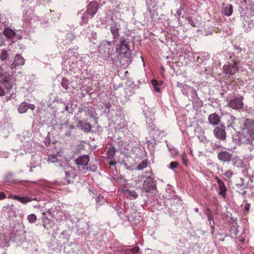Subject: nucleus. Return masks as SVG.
Listing matches in <instances>:
<instances>
[{
	"label": "nucleus",
	"mask_w": 254,
	"mask_h": 254,
	"mask_svg": "<svg viewBox=\"0 0 254 254\" xmlns=\"http://www.w3.org/2000/svg\"><path fill=\"white\" fill-rule=\"evenodd\" d=\"M147 166V162L145 160L142 161L139 165L136 166V169L141 170L145 168Z\"/></svg>",
	"instance_id": "obj_36"
},
{
	"label": "nucleus",
	"mask_w": 254,
	"mask_h": 254,
	"mask_svg": "<svg viewBox=\"0 0 254 254\" xmlns=\"http://www.w3.org/2000/svg\"><path fill=\"white\" fill-rule=\"evenodd\" d=\"M24 64V59L19 54H16L14 57V61L11 64L10 67L11 69H13L17 66L23 65Z\"/></svg>",
	"instance_id": "obj_15"
},
{
	"label": "nucleus",
	"mask_w": 254,
	"mask_h": 254,
	"mask_svg": "<svg viewBox=\"0 0 254 254\" xmlns=\"http://www.w3.org/2000/svg\"><path fill=\"white\" fill-rule=\"evenodd\" d=\"M77 126L78 127L80 128L84 132H88L90 131L91 128V125L89 123L83 121H78Z\"/></svg>",
	"instance_id": "obj_23"
},
{
	"label": "nucleus",
	"mask_w": 254,
	"mask_h": 254,
	"mask_svg": "<svg viewBox=\"0 0 254 254\" xmlns=\"http://www.w3.org/2000/svg\"><path fill=\"white\" fill-rule=\"evenodd\" d=\"M215 178L220 190L219 194L222 195L223 197H225L226 188L224 183L217 176H216Z\"/></svg>",
	"instance_id": "obj_20"
},
{
	"label": "nucleus",
	"mask_w": 254,
	"mask_h": 254,
	"mask_svg": "<svg viewBox=\"0 0 254 254\" xmlns=\"http://www.w3.org/2000/svg\"><path fill=\"white\" fill-rule=\"evenodd\" d=\"M3 34L8 38L12 39L15 36V32L9 28H5L3 31Z\"/></svg>",
	"instance_id": "obj_28"
},
{
	"label": "nucleus",
	"mask_w": 254,
	"mask_h": 254,
	"mask_svg": "<svg viewBox=\"0 0 254 254\" xmlns=\"http://www.w3.org/2000/svg\"><path fill=\"white\" fill-rule=\"evenodd\" d=\"M15 78L9 73L6 76H5L3 79L0 81V83L8 91L14 88L15 86Z\"/></svg>",
	"instance_id": "obj_6"
},
{
	"label": "nucleus",
	"mask_w": 254,
	"mask_h": 254,
	"mask_svg": "<svg viewBox=\"0 0 254 254\" xmlns=\"http://www.w3.org/2000/svg\"><path fill=\"white\" fill-rule=\"evenodd\" d=\"M151 134L152 135L154 138L156 139L160 136V131L157 129H155L154 128L153 130H151Z\"/></svg>",
	"instance_id": "obj_38"
},
{
	"label": "nucleus",
	"mask_w": 254,
	"mask_h": 254,
	"mask_svg": "<svg viewBox=\"0 0 254 254\" xmlns=\"http://www.w3.org/2000/svg\"><path fill=\"white\" fill-rule=\"evenodd\" d=\"M116 61H119L123 66H127L132 62L128 40L121 37L116 45Z\"/></svg>",
	"instance_id": "obj_1"
},
{
	"label": "nucleus",
	"mask_w": 254,
	"mask_h": 254,
	"mask_svg": "<svg viewBox=\"0 0 254 254\" xmlns=\"http://www.w3.org/2000/svg\"><path fill=\"white\" fill-rule=\"evenodd\" d=\"M183 93L187 96L189 99L192 101L194 106L200 107L202 106V102L198 98L196 90L192 87L184 85L182 89Z\"/></svg>",
	"instance_id": "obj_4"
},
{
	"label": "nucleus",
	"mask_w": 254,
	"mask_h": 254,
	"mask_svg": "<svg viewBox=\"0 0 254 254\" xmlns=\"http://www.w3.org/2000/svg\"><path fill=\"white\" fill-rule=\"evenodd\" d=\"M194 211L196 212H198V214H199V215L201 216V212H199V210H198V208H194Z\"/></svg>",
	"instance_id": "obj_63"
},
{
	"label": "nucleus",
	"mask_w": 254,
	"mask_h": 254,
	"mask_svg": "<svg viewBox=\"0 0 254 254\" xmlns=\"http://www.w3.org/2000/svg\"><path fill=\"white\" fill-rule=\"evenodd\" d=\"M103 199V197H101L99 196H97L95 198L97 204L99 205H101L103 203L104 201H102Z\"/></svg>",
	"instance_id": "obj_47"
},
{
	"label": "nucleus",
	"mask_w": 254,
	"mask_h": 254,
	"mask_svg": "<svg viewBox=\"0 0 254 254\" xmlns=\"http://www.w3.org/2000/svg\"><path fill=\"white\" fill-rule=\"evenodd\" d=\"M125 92L126 97L123 101L126 102L129 99V97L134 94V90L131 86H127L125 88Z\"/></svg>",
	"instance_id": "obj_25"
},
{
	"label": "nucleus",
	"mask_w": 254,
	"mask_h": 254,
	"mask_svg": "<svg viewBox=\"0 0 254 254\" xmlns=\"http://www.w3.org/2000/svg\"><path fill=\"white\" fill-rule=\"evenodd\" d=\"M77 15L80 19L79 20V24L81 25L87 24L89 20L93 17L87 12L83 10L79 11L77 13Z\"/></svg>",
	"instance_id": "obj_13"
},
{
	"label": "nucleus",
	"mask_w": 254,
	"mask_h": 254,
	"mask_svg": "<svg viewBox=\"0 0 254 254\" xmlns=\"http://www.w3.org/2000/svg\"><path fill=\"white\" fill-rule=\"evenodd\" d=\"M233 11V7L231 4L222 3V13L227 16H230L232 15Z\"/></svg>",
	"instance_id": "obj_19"
},
{
	"label": "nucleus",
	"mask_w": 254,
	"mask_h": 254,
	"mask_svg": "<svg viewBox=\"0 0 254 254\" xmlns=\"http://www.w3.org/2000/svg\"><path fill=\"white\" fill-rule=\"evenodd\" d=\"M13 242L16 243L18 246L23 245V247L28 244L26 239H13Z\"/></svg>",
	"instance_id": "obj_34"
},
{
	"label": "nucleus",
	"mask_w": 254,
	"mask_h": 254,
	"mask_svg": "<svg viewBox=\"0 0 254 254\" xmlns=\"http://www.w3.org/2000/svg\"><path fill=\"white\" fill-rule=\"evenodd\" d=\"M2 211L7 214L8 217L14 216L15 211L13 208V205H7L2 208Z\"/></svg>",
	"instance_id": "obj_24"
},
{
	"label": "nucleus",
	"mask_w": 254,
	"mask_h": 254,
	"mask_svg": "<svg viewBox=\"0 0 254 254\" xmlns=\"http://www.w3.org/2000/svg\"><path fill=\"white\" fill-rule=\"evenodd\" d=\"M108 163L110 165H111V166H115L116 164V163L115 162L112 161L109 162Z\"/></svg>",
	"instance_id": "obj_60"
},
{
	"label": "nucleus",
	"mask_w": 254,
	"mask_h": 254,
	"mask_svg": "<svg viewBox=\"0 0 254 254\" xmlns=\"http://www.w3.org/2000/svg\"><path fill=\"white\" fill-rule=\"evenodd\" d=\"M90 161V157L88 155H81L75 159V164L77 166L79 170L83 172L87 167V165Z\"/></svg>",
	"instance_id": "obj_5"
},
{
	"label": "nucleus",
	"mask_w": 254,
	"mask_h": 254,
	"mask_svg": "<svg viewBox=\"0 0 254 254\" xmlns=\"http://www.w3.org/2000/svg\"><path fill=\"white\" fill-rule=\"evenodd\" d=\"M115 42L116 41L103 40L100 43L99 45V52L103 59L106 60L111 58L113 62L116 61V58L112 57Z\"/></svg>",
	"instance_id": "obj_3"
},
{
	"label": "nucleus",
	"mask_w": 254,
	"mask_h": 254,
	"mask_svg": "<svg viewBox=\"0 0 254 254\" xmlns=\"http://www.w3.org/2000/svg\"><path fill=\"white\" fill-rule=\"evenodd\" d=\"M243 98L241 97L230 100L229 102V106L233 109H240L242 108L243 105Z\"/></svg>",
	"instance_id": "obj_16"
},
{
	"label": "nucleus",
	"mask_w": 254,
	"mask_h": 254,
	"mask_svg": "<svg viewBox=\"0 0 254 254\" xmlns=\"http://www.w3.org/2000/svg\"><path fill=\"white\" fill-rule=\"evenodd\" d=\"M181 158H182V160L183 163L185 166H187L188 163V158L187 157V154L185 152H184L182 154V155L181 156Z\"/></svg>",
	"instance_id": "obj_41"
},
{
	"label": "nucleus",
	"mask_w": 254,
	"mask_h": 254,
	"mask_svg": "<svg viewBox=\"0 0 254 254\" xmlns=\"http://www.w3.org/2000/svg\"><path fill=\"white\" fill-rule=\"evenodd\" d=\"M104 105H105V107H106V108H107V109H109V108H111V104L109 102H108V103H105V104H104Z\"/></svg>",
	"instance_id": "obj_58"
},
{
	"label": "nucleus",
	"mask_w": 254,
	"mask_h": 254,
	"mask_svg": "<svg viewBox=\"0 0 254 254\" xmlns=\"http://www.w3.org/2000/svg\"><path fill=\"white\" fill-rule=\"evenodd\" d=\"M10 239H0V248L4 249L10 246Z\"/></svg>",
	"instance_id": "obj_32"
},
{
	"label": "nucleus",
	"mask_w": 254,
	"mask_h": 254,
	"mask_svg": "<svg viewBox=\"0 0 254 254\" xmlns=\"http://www.w3.org/2000/svg\"><path fill=\"white\" fill-rule=\"evenodd\" d=\"M209 223L210 226L211 233H213L214 231L215 228V222L214 220L209 221Z\"/></svg>",
	"instance_id": "obj_49"
},
{
	"label": "nucleus",
	"mask_w": 254,
	"mask_h": 254,
	"mask_svg": "<svg viewBox=\"0 0 254 254\" xmlns=\"http://www.w3.org/2000/svg\"><path fill=\"white\" fill-rule=\"evenodd\" d=\"M11 198L14 199L21 202L22 203H27V202H30L32 201V199L29 198V197L27 196H18L17 195H13L10 196Z\"/></svg>",
	"instance_id": "obj_27"
},
{
	"label": "nucleus",
	"mask_w": 254,
	"mask_h": 254,
	"mask_svg": "<svg viewBox=\"0 0 254 254\" xmlns=\"http://www.w3.org/2000/svg\"><path fill=\"white\" fill-rule=\"evenodd\" d=\"M4 95V91L3 89L0 86V96H3Z\"/></svg>",
	"instance_id": "obj_57"
},
{
	"label": "nucleus",
	"mask_w": 254,
	"mask_h": 254,
	"mask_svg": "<svg viewBox=\"0 0 254 254\" xmlns=\"http://www.w3.org/2000/svg\"><path fill=\"white\" fill-rule=\"evenodd\" d=\"M98 4L97 1H90L87 6L86 10L85 11L90 14L91 16L93 17L97 12L98 8Z\"/></svg>",
	"instance_id": "obj_14"
},
{
	"label": "nucleus",
	"mask_w": 254,
	"mask_h": 254,
	"mask_svg": "<svg viewBox=\"0 0 254 254\" xmlns=\"http://www.w3.org/2000/svg\"><path fill=\"white\" fill-rule=\"evenodd\" d=\"M151 83L153 87L156 86H159L160 85L158 82L155 79H153L151 81Z\"/></svg>",
	"instance_id": "obj_51"
},
{
	"label": "nucleus",
	"mask_w": 254,
	"mask_h": 254,
	"mask_svg": "<svg viewBox=\"0 0 254 254\" xmlns=\"http://www.w3.org/2000/svg\"><path fill=\"white\" fill-rule=\"evenodd\" d=\"M5 197V194L3 192H0V200L3 199Z\"/></svg>",
	"instance_id": "obj_56"
},
{
	"label": "nucleus",
	"mask_w": 254,
	"mask_h": 254,
	"mask_svg": "<svg viewBox=\"0 0 254 254\" xmlns=\"http://www.w3.org/2000/svg\"><path fill=\"white\" fill-rule=\"evenodd\" d=\"M233 172L230 170L227 171L224 174V176L225 179L231 178Z\"/></svg>",
	"instance_id": "obj_45"
},
{
	"label": "nucleus",
	"mask_w": 254,
	"mask_h": 254,
	"mask_svg": "<svg viewBox=\"0 0 254 254\" xmlns=\"http://www.w3.org/2000/svg\"><path fill=\"white\" fill-rule=\"evenodd\" d=\"M242 128L244 129L245 132H250L254 135V119H246Z\"/></svg>",
	"instance_id": "obj_12"
},
{
	"label": "nucleus",
	"mask_w": 254,
	"mask_h": 254,
	"mask_svg": "<svg viewBox=\"0 0 254 254\" xmlns=\"http://www.w3.org/2000/svg\"><path fill=\"white\" fill-rule=\"evenodd\" d=\"M97 170V166H90V167H89V166H87L86 168V169L85 170V171H84V173H86V172L87 171H91L92 172H96Z\"/></svg>",
	"instance_id": "obj_44"
},
{
	"label": "nucleus",
	"mask_w": 254,
	"mask_h": 254,
	"mask_svg": "<svg viewBox=\"0 0 254 254\" xmlns=\"http://www.w3.org/2000/svg\"><path fill=\"white\" fill-rule=\"evenodd\" d=\"M71 168H70V170L65 171L64 172L66 179L68 184H70L73 182L72 180H71V178H73L75 177L74 172L72 170H71Z\"/></svg>",
	"instance_id": "obj_29"
},
{
	"label": "nucleus",
	"mask_w": 254,
	"mask_h": 254,
	"mask_svg": "<svg viewBox=\"0 0 254 254\" xmlns=\"http://www.w3.org/2000/svg\"><path fill=\"white\" fill-rule=\"evenodd\" d=\"M61 84L63 88L67 90L68 88V80L65 78H63L61 82Z\"/></svg>",
	"instance_id": "obj_37"
},
{
	"label": "nucleus",
	"mask_w": 254,
	"mask_h": 254,
	"mask_svg": "<svg viewBox=\"0 0 254 254\" xmlns=\"http://www.w3.org/2000/svg\"><path fill=\"white\" fill-rule=\"evenodd\" d=\"M155 188V186L152 179L149 176L147 177L143 184V190L146 192H149L153 190Z\"/></svg>",
	"instance_id": "obj_11"
},
{
	"label": "nucleus",
	"mask_w": 254,
	"mask_h": 254,
	"mask_svg": "<svg viewBox=\"0 0 254 254\" xmlns=\"http://www.w3.org/2000/svg\"><path fill=\"white\" fill-rule=\"evenodd\" d=\"M213 134L217 139L224 140L226 138V132L225 131V127L223 125L216 127L213 130Z\"/></svg>",
	"instance_id": "obj_8"
},
{
	"label": "nucleus",
	"mask_w": 254,
	"mask_h": 254,
	"mask_svg": "<svg viewBox=\"0 0 254 254\" xmlns=\"http://www.w3.org/2000/svg\"><path fill=\"white\" fill-rule=\"evenodd\" d=\"M68 129H72L75 128V127L73 125H68L67 126Z\"/></svg>",
	"instance_id": "obj_62"
},
{
	"label": "nucleus",
	"mask_w": 254,
	"mask_h": 254,
	"mask_svg": "<svg viewBox=\"0 0 254 254\" xmlns=\"http://www.w3.org/2000/svg\"><path fill=\"white\" fill-rule=\"evenodd\" d=\"M206 215H207V220H208V221L214 220L213 216V215H212L211 212L207 213H206Z\"/></svg>",
	"instance_id": "obj_50"
},
{
	"label": "nucleus",
	"mask_w": 254,
	"mask_h": 254,
	"mask_svg": "<svg viewBox=\"0 0 254 254\" xmlns=\"http://www.w3.org/2000/svg\"><path fill=\"white\" fill-rule=\"evenodd\" d=\"M120 24L115 23L110 27V31L113 35V39L115 40L119 36ZM116 41V40H114Z\"/></svg>",
	"instance_id": "obj_22"
},
{
	"label": "nucleus",
	"mask_w": 254,
	"mask_h": 254,
	"mask_svg": "<svg viewBox=\"0 0 254 254\" xmlns=\"http://www.w3.org/2000/svg\"><path fill=\"white\" fill-rule=\"evenodd\" d=\"M34 17V11L30 7L26 6L23 10L22 19L24 22L27 23H31V21Z\"/></svg>",
	"instance_id": "obj_10"
},
{
	"label": "nucleus",
	"mask_w": 254,
	"mask_h": 254,
	"mask_svg": "<svg viewBox=\"0 0 254 254\" xmlns=\"http://www.w3.org/2000/svg\"><path fill=\"white\" fill-rule=\"evenodd\" d=\"M170 151L172 155L176 156L178 154V151L175 148L170 149Z\"/></svg>",
	"instance_id": "obj_52"
},
{
	"label": "nucleus",
	"mask_w": 254,
	"mask_h": 254,
	"mask_svg": "<svg viewBox=\"0 0 254 254\" xmlns=\"http://www.w3.org/2000/svg\"><path fill=\"white\" fill-rule=\"evenodd\" d=\"M232 157V154L227 151L220 152L218 154V158L223 162H229Z\"/></svg>",
	"instance_id": "obj_17"
},
{
	"label": "nucleus",
	"mask_w": 254,
	"mask_h": 254,
	"mask_svg": "<svg viewBox=\"0 0 254 254\" xmlns=\"http://www.w3.org/2000/svg\"><path fill=\"white\" fill-rule=\"evenodd\" d=\"M30 109L32 110H34L35 109V105L32 104H28V109Z\"/></svg>",
	"instance_id": "obj_55"
},
{
	"label": "nucleus",
	"mask_w": 254,
	"mask_h": 254,
	"mask_svg": "<svg viewBox=\"0 0 254 254\" xmlns=\"http://www.w3.org/2000/svg\"><path fill=\"white\" fill-rule=\"evenodd\" d=\"M253 135L250 132H245L244 129L242 128L241 132L238 134V142L242 144H249L252 141Z\"/></svg>",
	"instance_id": "obj_7"
},
{
	"label": "nucleus",
	"mask_w": 254,
	"mask_h": 254,
	"mask_svg": "<svg viewBox=\"0 0 254 254\" xmlns=\"http://www.w3.org/2000/svg\"><path fill=\"white\" fill-rule=\"evenodd\" d=\"M27 220L30 223H34L37 220V216L34 214H31L27 216Z\"/></svg>",
	"instance_id": "obj_35"
},
{
	"label": "nucleus",
	"mask_w": 254,
	"mask_h": 254,
	"mask_svg": "<svg viewBox=\"0 0 254 254\" xmlns=\"http://www.w3.org/2000/svg\"><path fill=\"white\" fill-rule=\"evenodd\" d=\"M48 246L49 250L53 251L55 254H62L64 253H70V251L74 252L77 244L71 242L70 243H64L62 245L58 239H50L48 243Z\"/></svg>",
	"instance_id": "obj_2"
},
{
	"label": "nucleus",
	"mask_w": 254,
	"mask_h": 254,
	"mask_svg": "<svg viewBox=\"0 0 254 254\" xmlns=\"http://www.w3.org/2000/svg\"><path fill=\"white\" fill-rule=\"evenodd\" d=\"M16 96H15V94H11V95L10 96V97H9L7 100H10V98H15Z\"/></svg>",
	"instance_id": "obj_61"
},
{
	"label": "nucleus",
	"mask_w": 254,
	"mask_h": 254,
	"mask_svg": "<svg viewBox=\"0 0 254 254\" xmlns=\"http://www.w3.org/2000/svg\"><path fill=\"white\" fill-rule=\"evenodd\" d=\"M12 176V174L11 173H9L7 175L5 176L4 178V182H6L8 181V179Z\"/></svg>",
	"instance_id": "obj_53"
},
{
	"label": "nucleus",
	"mask_w": 254,
	"mask_h": 254,
	"mask_svg": "<svg viewBox=\"0 0 254 254\" xmlns=\"http://www.w3.org/2000/svg\"><path fill=\"white\" fill-rule=\"evenodd\" d=\"M116 153V149L113 146L110 147L107 151V158L110 160L113 159Z\"/></svg>",
	"instance_id": "obj_30"
},
{
	"label": "nucleus",
	"mask_w": 254,
	"mask_h": 254,
	"mask_svg": "<svg viewBox=\"0 0 254 254\" xmlns=\"http://www.w3.org/2000/svg\"><path fill=\"white\" fill-rule=\"evenodd\" d=\"M250 208V204L247 203L245 205L244 209H245V211H246V212H248L249 211Z\"/></svg>",
	"instance_id": "obj_54"
},
{
	"label": "nucleus",
	"mask_w": 254,
	"mask_h": 254,
	"mask_svg": "<svg viewBox=\"0 0 254 254\" xmlns=\"http://www.w3.org/2000/svg\"><path fill=\"white\" fill-rule=\"evenodd\" d=\"M178 166H179V163L178 162L172 161L170 163L168 167L169 169L173 170V169L176 168Z\"/></svg>",
	"instance_id": "obj_42"
},
{
	"label": "nucleus",
	"mask_w": 254,
	"mask_h": 254,
	"mask_svg": "<svg viewBox=\"0 0 254 254\" xmlns=\"http://www.w3.org/2000/svg\"><path fill=\"white\" fill-rule=\"evenodd\" d=\"M57 156L55 155H50L49 156L48 158V161L51 163H56L57 162Z\"/></svg>",
	"instance_id": "obj_39"
},
{
	"label": "nucleus",
	"mask_w": 254,
	"mask_h": 254,
	"mask_svg": "<svg viewBox=\"0 0 254 254\" xmlns=\"http://www.w3.org/2000/svg\"><path fill=\"white\" fill-rule=\"evenodd\" d=\"M119 191L122 192L127 196L132 197L134 199L136 198L138 196L137 193L134 190H129L127 187L119 188Z\"/></svg>",
	"instance_id": "obj_21"
},
{
	"label": "nucleus",
	"mask_w": 254,
	"mask_h": 254,
	"mask_svg": "<svg viewBox=\"0 0 254 254\" xmlns=\"http://www.w3.org/2000/svg\"><path fill=\"white\" fill-rule=\"evenodd\" d=\"M120 149L122 153L127 155L130 154V152L132 150V147L127 145V146L121 147Z\"/></svg>",
	"instance_id": "obj_33"
},
{
	"label": "nucleus",
	"mask_w": 254,
	"mask_h": 254,
	"mask_svg": "<svg viewBox=\"0 0 254 254\" xmlns=\"http://www.w3.org/2000/svg\"><path fill=\"white\" fill-rule=\"evenodd\" d=\"M126 251V254H140L139 248L138 246H128Z\"/></svg>",
	"instance_id": "obj_26"
},
{
	"label": "nucleus",
	"mask_w": 254,
	"mask_h": 254,
	"mask_svg": "<svg viewBox=\"0 0 254 254\" xmlns=\"http://www.w3.org/2000/svg\"><path fill=\"white\" fill-rule=\"evenodd\" d=\"M184 6L181 5L180 7L177 10L176 12V15L178 19L180 18L181 15L182 14V11L184 10Z\"/></svg>",
	"instance_id": "obj_46"
},
{
	"label": "nucleus",
	"mask_w": 254,
	"mask_h": 254,
	"mask_svg": "<svg viewBox=\"0 0 254 254\" xmlns=\"http://www.w3.org/2000/svg\"><path fill=\"white\" fill-rule=\"evenodd\" d=\"M154 90L158 93L160 92V89L159 88L158 86L154 87Z\"/></svg>",
	"instance_id": "obj_59"
},
{
	"label": "nucleus",
	"mask_w": 254,
	"mask_h": 254,
	"mask_svg": "<svg viewBox=\"0 0 254 254\" xmlns=\"http://www.w3.org/2000/svg\"><path fill=\"white\" fill-rule=\"evenodd\" d=\"M81 34H82V35H84V36H85L86 37L88 36V34H86L85 32V31H83V32H81Z\"/></svg>",
	"instance_id": "obj_64"
},
{
	"label": "nucleus",
	"mask_w": 254,
	"mask_h": 254,
	"mask_svg": "<svg viewBox=\"0 0 254 254\" xmlns=\"http://www.w3.org/2000/svg\"><path fill=\"white\" fill-rule=\"evenodd\" d=\"M8 57V52L6 50H3L0 55V58L1 61L6 59Z\"/></svg>",
	"instance_id": "obj_40"
},
{
	"label": "nucleus",
	"mask_w": 254,
	"mask_h": 254,
	"mask_svg": "<svg viewBox=\"0 0 254 254\" xmlns=\"http://www.w3.org/2000/svg\"><path fill=\"white\" fill-rule=\"evenodd\" d=\"M209 123L214 126L218 125L220 122V118L218 114L216 113L211 114L208 117Z\"/></svg>",
	"instance_id": "obj_18"
},
{
	"label": "nucleus",
	"mask_w": 254,
	"mask_h": 254,
	"mask_svg": "<svg viewBox=\"0 0 254 254\" xmlns=\"http://www.w3.org/2000/svg\"><path fill=\"white\" fill-rule=\"evenodd\" d=\"M34 0H22V2L23 4L22 7L25 8L26 6L29 7V5L32 3Z\"/></svg>",
	"instance_id": "obj_43"
},
{
	"label": "nucleus",
	"mask_w": 254,
	"mask_h": 254,
	"mask_svg": "<svg viewBox=\"0 0 254 254\" xmlns=\"http://www.w3.org/2000/svg\"><path fill=\"white\" fill-rule=\"evenodd\" d=\"M187 20L188 21V23L193 27H195L196 26L195 23L194 21L192 20L191 17H188L187 18Z\"/></svg>",
	"instance_id": "obj_48"
},
{
	"label": "nucleus",
	"mask_w": 254,
	"mask_h": 254,
	"mask_svg": "<svg viewBox=\"0 0 254 254\" xmlns=\"http://www.w3.org/2000/svg\"><path fill=\"white\" fill-rule=\"evenodd\" d=\"M224 72L228 75H233L238 71V67L235 62L228 63L223 66Z\"/></svg>",
	"instance_id": "obj_9"
},
{
	"label": "nucleus",
	"mask_w": 254,
	"mask_h": 254,
	"mask_svg": "<svg viewBox=\"0 0 254 254\" xmlns=\"http://www.w3.org/2000/svg\"><path fill=\"white\" fill-rule=\"evenodd\" d=\"M28 103L23 102L18 107V111L20 114L25 113L28 110Z\"/></svg>",
	"instance_id": "obj_31"
}]
</instances>
